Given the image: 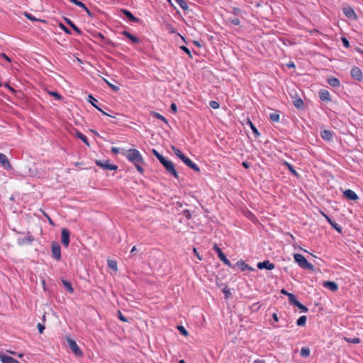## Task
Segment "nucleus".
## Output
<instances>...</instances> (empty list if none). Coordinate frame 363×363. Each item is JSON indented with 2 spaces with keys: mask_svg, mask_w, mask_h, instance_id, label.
Instances as JSON below:
<instances>
[{
  "mask_svg": "<svg viewBox=\"0 0 363 363\" xmlns=\"http://www.w3.org/2000/svg\"><path fill=\"white\" fill-rule=\"evenodd\" d=\"M121 154L135 165L138 172L143 174L144 169L143 168V164L145 163V161L142 155L137 149L123 150Z\"/></svg>",
  "mask_w": 363,
  "mask_h": 363,
  "instance_id": "nucleus-1",
  "label": "nucleus"
},
{
  "mask_svg": "<svg viewBox=\"0 0 363 363\" xmlns=\"http://www.w3.org/2000/svg\"><path fill=\"white\" fill-rule=\"evenodd\" d=\"M152 153L158 159V160L163 164V166L165 167V169L169 174H172L176 178L178 177L177 172L172 161L168 160L167 158H165L155 150H152Z\"/></svg>",
  "mask_w": 363,
  "mask_h": 363,
  "instance_id": "nucleus-2",
  "label": "nucleus"
},
{
  "mask_svg": "<svg viewBox=\"0 0 363 363\" xmlns=\"http://www.w3.org/2000/svg\"><path fill=\"white\" fill-rule=\"evenodd\" d=\"M295 262L302 268L307 269L311 271L314 270L313 264L309 263L306 259L301 254H294V255Z\"/></svg>",
  "mask_w": 363,
  "mask_h": 363,
  "instance_id": "nucleus-3",
  "label": "nucleus"
},
{
  "mask_svg": "<svg viewBox=\"0 0 363 363\" xmlns=\"http://www.w3.org/2000/svg\"><path fill=\"white\" fill-rule=\"evenodd\" d=\"M67 342L69 347V349L72 351V352L77 356V357H82L83 356V352L79 347L78 345L77 344L76 341L70 337L67 338Z\"/></svg>",
  "mask_w": 363,
  "mask_h": 363,
  "instance_id": "nucleus-4",
  "label": "nucleus"
},
{
  "mask_svg": "<svg viewBox=\"0 0 363 363\" xmlns=\"http://www.w3.org/2000/svg\"><path fill=\"white\" fill-rule=\"evenodd\" d=\"M95 163L98 167H100L104 169L116 170L118 168V167L116 165L110 164L108 162V160H106V161L96 160Z\"/></svg>",
  "mask_w": 363,
  "mask_h": 363,
  "instance_id": "nucleus-5",
  "label": "nucleus"
},
{
  "mask_svg": "<svg viewBox=\"0 0 363 363\" xmlns=\"http://www.w3.org/2000/svg\"><path fill=\"white\" fill-rule=\"evenodd\" d=\"M52 256L56 260L61 259V247L57 242L52 244Z\"/></svg>",
  "mask_w": 363,
  "mask_h": 363,
  "instance_id": "nucleus-6",
  "label": "nucleus"
},
{
  "mask_svg": "<svg viewBox=\"0 0 363 363\" xmlns=\"http://www.w3.org/2000/svg\"><path fill=\"white\" fill-rule=\"evenodd\" d=\"M213 250L217 252L218 257L219 259L223 262V263L228 266H230V262L229 259L226 257L225 254L222 252V250L217 246V245H213Z\"/></svg>",
  "mask_w": 363,
  "mask_h": 363,
  "instance_id": "nucleus-7",
  "label": "nucleus"
},
{
  "mask_svg": "<svg viewBox=\"0 0 363 363\" xmlns=\"http://www.w3.org/2000/svg\"><path fill=\"white\" fill-rule=\"evenodd\" d=\"M61 235H62V243L65 247H67L69 244V235H70L69 230L67 228H63L62 230Z\"/></svg>",
  "mask_w": 363,
  "mask_h": 363,
  "instance_id": "nucleus-8",
  "label": "nucleus"
},
{
  "mask_svg": "<svg viewBox=\"0 0 363 363\" xmlns=\"http://www.w3.org/2000/svg\"><path fill=\"white\" fill-rule=\"evenodd\" d=\"M88 101L91 104V105L93 106H94L97 110H99V111H101L104 115L105 116H111V115H109L108 113H107L106 112L104 111L101 107L97 104H98V100L96 99L92 95L89 94L88 96Z\"/></svg>",
  "mask_w": 363,
  "mask_h": 363,
  "instance_id": "nucleus-9",
  "label": "nucleus"
},
{
  "mask_svg": "<svg viewBox=\"0 0 363 363\" xmlns=\"http://www.w3.org/2000/svg\"><path fill=\"white\" fill-rule=\"evenodd\" d=\"M183 162L185 163L189 168L195 172H199L200 171L199 167L196 164L192 162L189 158L183 155Z\"/></svg>",
  "mask_w": 363,
  "mask_h": 363,
  "instance_id": "nucleus-10",
  "label": "nucleus"
},
{
  "mask_svg": "<svg viewBox=\"0 0 363 363\" xmlns=\"http://www.w3.org/2000/svg\"><path fill=\"white\" fill-rule=\"evenodd\" d=\"M0 164L5 169H11V165L6 157V155L3 153H0Z\"/></svg>",
  "mask_w": 363,
  "mask_h": 363,
  "instance_id": "nucleus-11",
  "label": "nucleus"
},
{
  "mask_svg": "<svg viewBox=\"0 0 363 363\" xmlns=\"http://www.w3.org/2000/svg\"><path fill=\"white\" fill-rule=\"evenodd\" d=\"M351 76L357 81H361L362 79V72L359 67H354L351 69Z\"/></svg>",
  "mask_w": 363,
  "mask_h": 363,
  "instance_id": "nucleus-12",
  "label": "nucleus"
},
{
  "mask_svg": "<svg viewBox=\"0 0 363 363\" xmlns=\"http://www.w3.org/2000/svg\"><path fill=\"white\" fill-rule=\"evenodd\" d=\"M121 12L123 13L127 17L128 21L130 22L138 23L140 21V19L138 18H136L135 16H134L132 14V13L127 9H121Z\"/></svg>",
  "mask_w": 363,
  "mask_h": 363,
  "instance_id": "nucleus-13",
  "label": "nucleus"
},
{
  "mask_svg": "<svg viewBox=\"0 0 363 363\" xmlns=\"http://www.w3.org/2000/svg\"><path fill=\"white\" fill-rule=\"evenodd\" d=\"M344 14L349 18L357 19V16L352 8L347 6L342 9Z\"/></svg>",
  "mask_w": 363,
  "mask_h": 363,
  "instance_id": "nucleus-14",
  "label": "nucleus"
},
{
  "mask_svg": "<svg viewBox=\"0 0 363 363\" xmlns=\"http://www.w3.org/2000/svg\"><path fill=\"white\" fill-rule=\"evenodd\" d=\"M257 267L259 269H266L267 270H272L274 269L275 266L273 263H271L269 261L266 260L262 262H258Z\"/></svg>",
  "mask_w": 363,
  "mask_h": 363,
  "instance_id": "nucleus-15",
  "label": "nucleus"
},
{
  "mask_svg": "<svg viewBox=\"0 0 363 363\" xmlns=\"http://www.w3.org/2000/svg\"><path fill=\"white\" fill-rule=\"evenodd\" d=\"M72 3H73L74 4L79 6L80 8L83 9L87 13V15L90 17H93L94 16V14L86 6V5L82 3V1H78V0H69Z\"/></svg>",
  "mask_w": 363,
  "mask_h": 363,
  "instance_id": "nucleus-16",
  "label": "nucleus"
},
{
  "mask_svg": "<svg viewBox=\"0 0 363 363\" xmlns=\"http://www.w3.org/2000/svg\"><path fill=\"white\" fill-rule=\"evenodd\" d=\"M344 196L350 200L356 201L358 199V196L357 194L351 189L345 190L344 191Z\"/></svg>",
  "mask_w": 363,
  "mask_h": 363,
  "instance_id": "nucleus-17",
  "label": "nucleus"
},
{
  "mask_svg": "<svg viewBox=\"0 0 363 363\" xmlns=\"http://www.w3.org/2000/svg\"><path fill=\"white\" fill-rule=\"evenodd\" d=\"M323 286L332 291H336L338 289L337 284L334 281H326L323 283Z\"/></svg>",
  "mask_w": 363,
  "mask_h": 363,
  "instance_id": "nucleus-18",
  "label": "nucleus"
},
{
  "mask_svg": "<svg viewBox=\"0 0 363 363\" xmlns=\"http://www.w3.org/2000/svg\"><path fill=\"white\" fill-rule=\"evenodd\" d=\"M0 359L2 363H18L17 360L8 355H1Z\"/></svg>",
  "mask_w": 363,
  "mask_h": 363,
  "instance_id": "nucleus-19",
  "label": "nucleus"
},
{
  "mask_svg": "<svg viewBox=\"0 0 363 363\" xmlns=\"http://www.w3.org/2000/svg\"><path fill=\"white\" fill-rule=\"evenodd\" d=\"M123 35H125V37H127L129 40H130L133 43H138L140 42V39L132 35L131 33H130L129 32L126 31V30H124L121 33Z\"/></svg>",
  "mask_w": 363,
  "mask_h": 363,
  "instance_id": "nucleus-20",
  "label": "nucleus"
},
{
  "mask_svg": "<svg viewBox=\"0 0 363 363\" xmlns=\"http://www.w3.org/2000/svg\"><path fill=\"white\" fill-rule=\"evenodd\" d=\"M33 240H34V238H33V236L30 235L26 238L19 239L18 240V243L20 245H28V244H30L33 241Z\"/></svg>",
  "mask_w": 363,
  "mask_h": 363,
  "instance_id": "nucleus-21",
  "label": "nucleus"
},
{
  "mask_svg": "<svg viewBox=\"0 0 363 363\" xmlns=\"http://www.w3.org/2000/svg\"><path fill=\"white\" fill-rule=\"evenodd\" d=\"M61 281H62L63 286H65V288L67 289V291L69 294L74 293V289H73L70 281L65 280V279H62Z\"/></svg>",
  "mask_w": 363,
  "mask_h": 363,
  "instance_id": "nucleus-22",
  "label": "nucleus"
},
{
  "mask_svg": "<svg viewBox=\"0 0 363 363\" xmlns=\"http://www.w3.org/2000/svg\"><path fill=\"white\" fill-rule=\"evenodd\" d=\"M321 137L325 140H331L333 138V133L329 130H324L321 132Z\"/></svg>",
  "mask_w": 363,
  "mask_h": 363,
  "instance_id": "nucleus-23",
  "label": "nucleus"
},
{
  "mask_svg": "<svg viewBox=\"0 0 363 363\" xmlns=\"http://www.w3.org/2000/svg\"><path fill=\"white\" fill-rule=\"evenodd\" d=\"M319 96L322 101H330V94L327 90H320L319 92Z\"/></svg>",
  "mask_w": 363,
  "mask_h": 363,
  "instance_id": "nucleus-24",
  "label": "nucleus"
},
{
  "mask_svg": "<svg viewBox=\"0 0 363 363\" xmlns=\"http://www.w3.org/2000/svg\"><path fill=\"white\" fill-rule=\"evenodd\" d=\"M66 23L78 34H82V30L69 18H65Z\"/></svg>",
  "mask_w": 363,
  "mask_h": 363,
  "instance_id": "nucleus-25",
  "label": "nucleus"
},
{
  "mask_svg": "<svg viewBox=\"0 0 363 363\" xmlns=\"http://www.w3.org/2000/svg\"><path fill=\"white\" fill-rule=\"evenodd\" d=\"M76 136L79 138L80 140H82L87 146H89L90 144L88 141V139L86 138V136L85 135H84L83 133H82L79 130H76V133H75Z\"/></svg>",
  "mask_w": 363,
  "mask_h": 363,
  "instance_id": "nucleus-26",
  "label": "nucleus"
},
{
  "mask_svg": "<svg viewBox=\"0 0 363 363\" xmlns=\"http://www.w3.org/2000/svg\"><path fill=\"white\" fill-rule=\"evenodd\" d=\"M328 84L333 86V87H337L340 86V81L337 79V78H335V77H331V78H329L328 79Z\"/></svg>",
  "mask_w": 363,
  "mask_h": 363,
  "instance_id": "nucleus-27",
  "label": "nucleus"
},
{
  "mask_svg": "<svg viewBox=\"0 0 363 363\" xmlns=\"http://www.w3.org/2000/svg\"><path fill=\"white\" fill-rule=\"evenodd\" d=\"M151 116L153 118H155L157 119L161 120L163 122H164L165 123H167V119L162 115H161L160 113H159L157 112H155V111L151 112Z\"/></svg>",
  "mask_w": 363,
  "mask_h": 363,
  "instance_id": "nucleus-28",
  "label": "nucleus"
},
{
  "mask_svg": "<svg viewBox=\"0 0 363 363\" xmlns=\"http://www.w3.org/2000/svg\"><path fill=\"white\" fill-rule=\"evenodd\" d=\"M343 340L346 341L347 342L354 343V344H358L360 342V339L358 337L354 338H349L347 337H344Z\"/></svg>",
  "mask_w": 363,
  "mask_h": 363,
  "instance_id": "nucleus-29",
  "label": "nucleus"
},
{
  "mask_svg": "<svg viewBox=\"0 0 363 363\" xmlns=\"http://www.w3.org/2000/svg\"><path fill=\"white\" fill-rule=\"evenodd\" d=\"M306 316L302 315L301 316L296 322L297 325L298 326H303L306 325Z\"/></svg>",
  "mask_w": 363,
  "mask_h": 363,
  "instance_id": "nucleus-30",
  "label": "nucleus"
},
{
  "mask_svg": "<svg viewBox=\"0 0 363 363\" xmlns=\"http://www.w3.org/2000/svg\"><path fill=\"white\" fill-rule=\"evenodd\" d=\"M310 349L308 347H302L301 350V355L307 357L310 355Z\"/></svg>",
  "mask_w": 363,
  "mask_h": 363,
  "instance_id": "nucleus-31",
  "label": "nucleus"
},
{
  "mask_svg": "<svg viewBox=\"0 0 363 363\" xmlns=\"http://www.w3.org/2000/svg\"><path fill=\"white\" fill-rule=\"evenodd\" d=\"M167 30L171 33H176L178 36H181L180 33H177L176 29L170 24L166 26Z\"/></svg>",
  "mask_w": 363,
  "mask_h": 363,
  "instance_id": "nucleus-32",
  "label": "nucleus"
},
{
  "mask_svg": "<svg viewBox=\"0 0 363 363\" xmlns=\"http://www.w3.org/2000/svg\"><path fill=\"white\" fill-rule=\"evenodd\" d=\"M295 306H297L302 312L308 311V308L304 305L301 303L299 301H296Z\"/></svg>",
  "mask_w": 363,
  "mask_h": 363,
  "instance_id": "nucleus-33",
  "label": "nucleus"
},
{
  "mask_svg": "<svg viewBox=\"0 0 363 363\" xmlns=\"http://www.w3.org/2000/svg\"><path fill=\"white\" fill-rule=\"evenodd\" d=\"M105 82L106 83V84L114 91H118L120 89H119V86H116L113 84H111V82H109L108 80L106 79H104Z\"/></svg>",
  "mask_w": 363,
  "mask_h": 363,
  "instance_id": "nucleus-34",
  "label": "nucleus"
},
{
  "mask_svg": "<svg viewBox=\"0 0 363 363\" xmlns=\"http://www.w3.org/2000/svg\"><path fill=\"white\" fill-rule=\"evenodd\" d=\"M269 118L272 121L277 122L279 120V115L277 113H272L269 114Z\"/></svg>",
  "mask_w": 363,
  "mask_h": 363,
  "instance_id": "nucleus-35",
  "label": "nucleus"
},
{
  "mask_svg": "<svg viewBox=\"0 0 363 363\" xmlns=\"http://www.w3.org/2000/svg\"><path fill=\"white\" fill-rule=\"evenodd\" d=\"M287 296L289 297V300L291 303L295 305V302L296 301H298L294 294H287Z\"/></svg>",
  "mask_w": 363,
  "mask_h": 363,
  "instance_id": "nucleus-36",
  "label": "nucleus"
},
{
  "mask_svg": "<svg viewBox=\"0 0 363 363\" xmlns=\"http://www.w3.org/2000/svg\"><path fill=\"white\" fill-rule=\"evenodd\" d=\"M103 43L108 45V46H110V47H112V48H115L116 47V43H113L112 40H109V39H107L106 38Z\"/></svg>",
  "mask_w": 363,
  "mask_h": 363,
  "instance_id": "nucleus-37",
  "label": "nucleus"
},
{
  "mask_svg": "<svg viewBox=\"0 0 363 363\" xmlns=\"http://www.w3.org/2000/svg\"><path fill=\"white\" fill-rule=\"evenodd\" d=\"M286 165L287 166L289 170L295 176H298V173L294 169L293 166L290 164L288 162H285Z\"/></svg>",
  "mask_w": 363,
  "mask_h": 363,
  "instance_id": "nucleus-38",
  "label": "nucleus"
},
{
  "mask_svg": "<svg viewBox=\"0 0 363 363\" xmlns=\"http://www.w3.org/2000/svg\"><path fill=\"white\" fill-rule=\"evenodd\" d=\"M303 104V102L301 99H296L294 101V105L296 108H301Z\"/></svg>",
  "mask_w": 363,
  "mask_h": 363,
  "instance_id": "nucleus-39",
  "label": "nucleus"
},
{
  "mask_svg": "<svg viewBox=\"0 0 363 363\" xmlns=\"http://www.w3.org/2000/svg\"><path fill=\"white\" fill-rule=\"evenodd\" d=\"M49 94L57 100H61L62 99V96L57 91H50Z\"/></svg>",
  "mask_w": 363,
  "mask_h": 363,
  "instance_id": "nucleus-40",
  "label": "nucleus"
},
{
  "mask_svg": "<svg viewBox=\"0 0 363 363\" xmlns=\"http://www.w3.org/2000/svg\"><path fill=\"white\" fill-rule=\"evenodd\" d=\"M248 123H249V124H250V125L253 133L255 134V135L257 137L259 136V133L258 132V130L255 127V125L252 124V123L250 121H249Z\"/></svg>",
  "mask_w": 363,
  "mask_h": 363,
  "instance_id": "nucleus-41",
  "label": "nucleus"
},
{
  "mask_svg": "<svg viewBox=\"0 0 363 363\" xmlns=\"http://www.w3.org/2000/svg\"><path fill=\"white\" fill-rule=\"evenodd\" d=\"M108 267L110 268L113 269H117V263L116 261H113V260L108 261Z\"/></svg>",
  "mask_w": 363,
  "mask_h": 363,
  "instance_id": "nucleus-42",
  "label": "nucleus"
},
{
  "mask_svg": "<svg viewBox=\"0 0 363 363\" xmlns=\"http://www.w3.org/2000/svg\"><path fill=\"white\" fill-rule=\"evenodd\" d=\"M60 27L67 34H69V35L71 34V30L67 27H66L64 24L60 23Z\"/></svg>",
  "mask_w": 363,
  "mask_h": 363,
  "instance_id": "nucleus-43",
  "label": "nucleus"
},
{
  "mask_svg": "<svg viewBox=\"0 0 363 363\" xmlns=\"http://www.w3.org/2000/svg\"><path fill=\"white\" fill-rule=\"evenodd\" d=\"M210 106L213 108V109H216V108H218L219 107V104L216 101H210Z\"/></svg>",
  "mask_w": 363,
  "mask_h": 363,
  "instance_id": "nucleus-44",
  "label": "nucleus"
},
{
  "mask_svg": "<svg viewBox=\"0 0 363 363\" xmlns=\"http://www.w3.org/2000/svg\"><path fill=\"white\" fill-rule=\"evenodd\" d=\"M172 150H174L177 156L182 160V151L179 149L176 148L174 147H172Z\"/></svg>",
  "mask_w": 363,
  "mask_h": 363,
  "instance_id": "nucleus-45",
  "label": "nucleus"
},
{
  "mask_svg": "<svg viewBox=\"0 0 363 363\" xmlns=\"http://www.w3.org/2000/svg\"><path fill=\"white\" fill-rule=\"evenodd\" d=\"M25 16H26V18L32 21H37L36 18H35L33 16H32L31 14L30 13H25Z\"/></svg>",
  "mask_w": 363,
  "mask_h": 363,
  "instance_id": "nucleus-46",
  "label": "nucleus"
},
{
  "mask_svg": "<svg viewBox=\"0 0 363 363\" xmlns=\"http://www.w3.org/2000/svg\"><path fill=\"white\" fill-rule=\"evenodd\" d=\"M118 318L121 320H122L123 322L128 321L127 318L124 315H123V314L121 313V311H118Z\"/></svg>",
  "mask_w": 363,
  "mask_h": 363,
  "instance_id": "nucleus-47",
  "label": "nucleus"
},
{
  "mask_svg": "<svg viewBox=\"0 0 363 363\" xmlns=\"http://www.w3.org/2000/svg\"><path fill=\"white\" fill-rule=\"evenodd\" d=\"M331 225L336 230H337L338 232H340L341 231V228L339 226L338 224H337L336 223L333 222V223H331Z\"/></svg>",
  "mask_w": 363,
  "mask_h": 363,
  "instance_id": "nucleus-48",
  "label": "nucleus"
},
{
  "mask_svg": "<svg viewBox=\"0 0 363 363\" xmlns=\"http://www.w3.org/2000/svg\"><path fill=\"white\" fill-rule=\"evenodd\" d=\"M37 327H38L39 333L40 334H42L43 330H45L44 325H43L41 323H38Z\"/></svg>",
  "mask_w": 363,
  "mask_h": 363,
  "instance_id": "nucleus-49",
  "label": "nucleus"
},
{
  "mask_svg": "<svg viewBox=\"0 0 363 363\" xmlns=\"http://www.w3.org/2000/svg\"><path fill=\"white\" fill-rule=\"evenodd\" d=\"M0 56H1L2 58L5 59L6 61H8V62H11V58H10L9 57H8L5 53H4V52L0 53Z\"/></svg>",
  "mask_w": 363,
  "mask_h": 363,
  "instance_id": "nucleus-50",
  "label": "nucleus"
},
{
  "mask_svg": "<svg viewBox=\"0 0 363 363\" xmlns=\"http://www.w3.org/2000/svg\"><path fill=\"white\" fill-rule=\"evenodd\" d=\"M231 23L235 26L240 25V20L238 18L231 19Z\"/></svg>",
  "mask_w": 363,
  "mask_h": 363,
  "instance_id": "nucleus-51",
  "label": "nucleus"
},
{
  "mask_svg": "<svg viewBox=\"0 0 363 363\" xmlns=\"http://www.w3.org/2000/svg\"><path fill=\"white\" fill-rule=\"evenodd\" d=\"M342 41L345 47L348 48L350 46V43L345 38H342Z\"/></svg>",
  "mask_w": 363,
  "mask_h": 363,
  "instance_id": "nucleus-52",
  "label": "nucleus"
},
{
  "mask_svg": "<svg viewBox=\"0 0 363 363\" xmlns=\"http://www.w3.org/2000/svg\"><path fill=\"white\" fill-rule=\"evenodd\" d=\"M111 152L113 153V154H118L120 152V148L118 147H111Z\"/></svg>",
  "mask_w": 363,
  "mask_h": 363,
  "instance_id": "nucleus-53",
  "label": "nucleus"
},
{
  "mask_svg": "<svg viewBox=\"0 0 363 363\" xmlns=\"http://www.w3.org/2000/svg\"><path fill=\"white\" fill-rule=\"evenodd\" d=\"M96 38H99L101 41H104L106 39V37L101 33L97 34Z\"/></svg>",
  "mask_w": 363,
  "mask_h": 363,
  "instance_id": "nucleus-54",
  "label": "nucleus"
},
{
  "mask_svg": "<svg viewBox=\"0 0 363 363\" xmlns=\"http://www.w3.org/2000/svg\"><path fill=\"white\" fill-rule=\"evenodd\" d=\"M170 108H171L172 111L174 112V113L176 112L177 110V105L174 103H172L171 104Z\"/></svg>",
  "mask_w": 363,
  "mask_h": 363,
  "instance_id": "nucleus-55",
  "label": "nucleus"
},
{
  "mask_svg": "<svg viewBox=\"0 0 363 363\" xmlns=\"http://www.w3.org/2000/svg\"><path fill=\"white\" fill-rule=\"evenodd\" d=\"M183 215H184L187 218H191V213L188 210L183 211Z\"/></svg>",
  "mask_w": 363,
  "mask_h": 363,
  "instance_id": "nucleus-56",
  "label": "nucleus"
},
{
  "mask_svg": "<svg viewBox=\"0 0 363 363\" xmlns=\"http://www.w3.org/2000/svg\"><path fill=\"white\" fill-rule=\"evenodd\" d=\"M223 292L225 293L226 298H228L229 296L231 295V293L230 292L229 289H228L227 288H225L223 289Z\"/></svg>",
  "mask_w": 363,
  "mask_h": 363,
  "instance_id": "nucleus-57",
  "label": "nucleus"
},
{
  "mask_svg": "<svg viewBox=\"0 0 363 363\" xmlns=\"http://www.w3.org/2000/svg\"><path fill=\"white\" fill-rule=\"evenodd\" d=\"M240 264L242 265V270H245L247 268H248L249 269H251V268L248 267V266L247 264H245L244 262H240Z\"/></svg>",
  "mask_w": 363,
  "mask_h": 363,
  "instance_id": "nucleus-58",
  "label": "nucleus"
},
{
  "mask_svg": "<svg viewBox=\"0 0 363 363\" xmlns=\"http://www.w3.org/2000/svg\"><path fill=\"white\" fill-rule=\"evenodd\" d=\"M242 166L246 168V169H248L250 167V164L249 163L246 162H242Z\"/></svg>",
  "mask_w": 363,
  "mask_h": 363,
  "instance_id": "nucleus-59",
  "label": "nucleus"
},
{
  "mask_svg": "<svg viewBox=\"0 0 363 363\" xmlns=\"http://www.w3.org/2000/svg\"><path fill=\"white\" fill-rule=\"evenodd\" d=\"M272 318H273V319H274L276 322H277V321L279 320V318H278V316H277V313H273V315H272Z\"/></svg>",
  "mask_w": 363,
  "mask_h": 363,
  "instance_id": "nucleus-60",
  "label": "nucleus"
},
{
  "mask_svg": "<svg viewBox=\"0 0 363 363\" xmlns=\"http://www.w3.org/2000/svg\"><path fill=\"white\" fill-rule=\"evenodd\" d=\"M183 52H185L190 55L189 50L187 48H186L185 46H183Z\"/></svg>",
  "mask_w": 363,
  "mask_h": 363,
  "instance_id": "nucleus-61",
  "label": "nucleus"
},
{
  "mask_svg": "<svg viewBox=\"0 0 363 363\" xmlns=\"http://www.w3.org/2000/svg\"><path fill=\"white\" fill-rule=\"evenodd\" d=\"M323 215L325 216V218L327 219V220L330 223V225H331V223H333V222L331 220V219H330L328 216H326V215H325V214H324L323 213Z\"/></svg>",
  "mask_w": 363,
  "mask_h": 363,
  "instance_id": "nucleus-62",
  "label": "nucleus"
},
{
  "mask_svg": "<svg viewBox=\"0 0 363 363\" xmlns=\"http://www.w3.org/2000/svg\"><path fill=\"white\" fill-rule=\"evenodd\" d=\"M177 330L179 331V333L182 334V324H178V325H177Z\"/></svg>",
  "mask_w": 363,
  "mask_h": 363,
  "instance_id": "nucleus-63",
  "label": "nucleus"
},
{
  "mask_svg": "<svg viewBox=\"0 0 363 363\" xmlns=\"http://www.w3.org/2000/svg\"><path fill=\"white\" fill-rule=\"evenodd\" d=\"M254 363H265V362L264 360L258 359H255L254 361Z\"/></svg>",
  "mask_w": 363,
  "mask_h": 363,
  "instance_id": "nucleus-64",
  "label": "nucleus"
}]
</instances>
